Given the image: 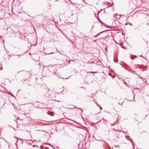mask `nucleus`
Returning a JSON list of instances; mask_svg holds the SVG:
<instances>
[{"label":"nucleus","mask_w":149,"mask_h":149,"mask_svg":"<svg viewBox=\"0 0 149 149\" xmlns=\"http://www.w3.org/2000/svg\"><path fill=\"white\" fill-rule=\"evenodd\" d=\"M129 24L130 25V26H132V24H131V23H130Z\"/></svg>","instance_id":"nucleus-6"},{"label":"nucleus","mask_w":149,"mask_h":149,"mask_svg":"<svg viewBox=\"0 0 149 149\" xmlns=\"http://www.w3.org/2000/svg\"><path fill=\"white\" fill-rule=\"evenodd\" d=\"M100 107V110H102V107L100 106H99Z\"/></svg>","instance_id":"nucleus-5"},{"label":"nucleus","mask_w":149,"mask_h":149,"mask_svg":"<svg viewBox=\"0 0 149 149\" xmlns=\"http://www.w3.org/2000/svg\"><path fill=\"white\" fill-rule=\"evenodd\" d=\"M29 143V144H31V143Z\"/></svg>","instance_id":"nucleus-10"},{"label":"nucleus","mask_w":149,"mask_h":149,"mask_svg":"<svg viewBox=\"0 0 149 149\" xmlns=\"http://www.w3.org/2000/svg\"><path fill=\"white\" fill-rule=\"evenodd\" d=\"M94 73H97V72H94Z\"/></svg>","instance_id":"nucleus-12"},{"label":"nucleus","mask_w":149,"mask_h":149,"mask_svg":"<svg viewBox=\"0 0 149 149\" xmlns=\"http://www.w3.org/2000/svg\"><path fill=\"white\" fill-rule=\"evenodd\" d=\"M33 147H38V146H37L36 145H33Z\"/></svg>","instance_id":"nucleus-3"},{"label":"nucleus","mask_w":149,"mask_h":149,"mask_svg":"<svg viewBox=\"0 0 149 149\" xmlns=\"http://www.w3.org/2000/svg\"><path fill=\"white\" fill-rule=\"evenodd\" d=\"M47 114H48V115H51V116H54V114H53L52 115H50V113H49V112H47Z\"/></svg>","instance_id":"nucleus-2"},{"label":"nucleus","mask_w":149,"mask_h":149,"mask_svg":"<svg viewBox=\"0 0 149 149\" xmlns=\"http://www.w3.org/2000/svg\"><path fill=\"white\" fill-rule=\"evenodd\" d=\"M11 96H13V95H12V94H11Z\"/></svg>","instance_id":"nucleus-11"},{"label":"nucleus","mask_w":149,"mask_h":149,"mask_svg":"<svg viewBox=\"0 0 149 149\" xmlns=\"http://www.w3.org/2000/svg\"><path fill=\"white\" fill-rule=\"evenodd\" d=\"M125 137H126V139L127 140H128V136H125Z\"/></svg>","instance_id":"nucleus-4"},{"label":"nucleus","mask_w":149,"mask_h":149,"mask_svg":"<svg viewBox=\"0 0 149 149\" xmlns=\"http://www.w3.org/2000/svg\"><path fill=\"white\" fill-rule=\"evenodd\" d=\"M127 24L126 23V24H125V25H127Z\"/></svg>","instance_id":"nucleus-9"},{"label":"nucleus","mask_w":149,"mask_h":149,"mask_svg":"<svg viewBox=\"0 0 149 149\" xmlns=\"http://www.w3.org/2000/svg\"><path fill=\"white\" fill-rule=\"evenodd\" d=\"M105 31H102V32H101L100 33H98L97 34V35H96L95 36V37H97V36H99L100 34L102 33L105 32Z\"/></svg>","instance_id":"nucleus-1"},{"label":"nucleus","mask_w":149,"mask_h":149,"mask_svg":"<svg viewBox=\"0 0 149 149\" xmlns=\"http://www.w3.org/2000/svg\"><path fill=\"white\" fill-rule=\"evenodd\" d=\"M114 62H115V63H116L117 62V61H115L114 60Z\"/></svg>","instance_id":"nucleus-7"},{"label":"nucleus","mask_w":149,"mask_h":149,"mask_svg":"<svg viewBox=\"0 0 149 149\" xmlns=\"http://www.w3.org/2000/svg\"><path fill=\"white\" fill-rule=\"evenodd\" d=\"M97 104V105L99 106H100L98 104Z\"/></svg>","instance_id":"nucleus-8"}]
</instances>
